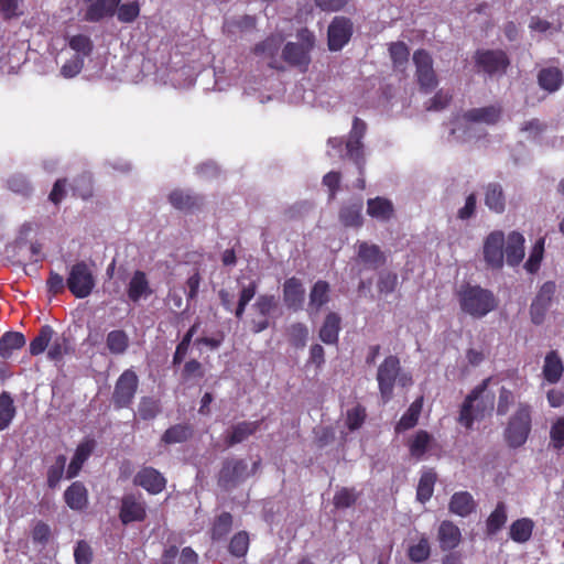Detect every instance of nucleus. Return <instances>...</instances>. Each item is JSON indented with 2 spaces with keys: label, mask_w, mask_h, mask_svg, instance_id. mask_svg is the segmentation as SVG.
I'll return each mask as SVG.
<instances>
[{
  "label": "nucleus",
  "mask_w": 564,
  "mask_h": 564,
  "mask_svg": "<svg viewBox=\"0 0 564 564\" xmlns=\"http://www.w3.org/2000/svg\"><path fill=\"white\" fill-rule=\"evenodd\" d=\"M377 381L383 404L389 403L393 399L395 384L402 388L413 384L412 375L402 369L400 358L395 355L387 356L379 365Z\"/></svg>",
  "instance_id": "1"
},
{
  "label": "nucleus",
  "mask_w": 564,
  "mask_h": 564,
  "mask_svg": "<svg viewBox=\"0 0 564 564\" xmlns=\"http://www.w3.org/2000/svg\"><path fill=\"white\" fill-rule=\"evenodd\" d=\"M456 295L460 310L474 318H482L498 305L495 294L480 285L463 284Z\"/></svg>",
  "instance_id": "2"
},
{
  "label": "nucleus",
  "mask_w": 564,
  "mask_h": 564,
  "mask_svg": "<svg viewBox=\"0 0 564 564\" xmlns=\"http://www.w3.org/2000/svg\"><path fill=\"white\" fill-rule=\"evenodd\" d=\"M532 412L530 403H518L503 431V438L509 447L519 448L528 441L532 431Z\"/></svg>",
  "instance_id": "3"
},
{
  "label": "nucleus",
  "mask_w": 564,
  "mask_h": 564,
  "mask_svg": "<svg viewBox=\"0 0 564 564\" xmlns=\"http://www.w3.org/2000/svg\"><path fill=\"white\" fill-rule=\"evenodd\" d=\"M490 380V377L484 379L469 392L462 404L458 422L468 430L473 427L475 420L484 419L494 409L492 400L485 401L481 398Z\"/></svg>",
  "instance_id": "4"
},
{
  "label": "nucleus",
  "mask_w": 564,
  "mask_h": 564,
  "mask_svg": "<svg viewBox=\"0 0 564 564\" xmlns=\"http://www.w3.org/2000/svg\"><path fill=\"white\" fill-rule=\"evenodd\" d=\"M299 42H288L282 51L283 59L291 66L306 69L311 63V51L315 45V36L308 29L297 31Z\"/></svg>",
  "instance_id": "5"
},
{
  "label": "nucleus",
  "mask_w": 564,
  "mask_h": 564,
  "mask_svg": "<svg viewBox=\"0 0 564 564\" xmlns=\"http://www.w3.org/2000/svg\"><path fill=\"white\" fill-rule=\"evenodd\" d=\"M250 477L249 465L242 458H226L218 471L217 484L225 490L230 491L245 482Z\"/></svg>",
  "instance_id": "6"
},
{
  "label": "nucleus",
  "mask_w": 564,
  "mask_h": 564,
  "mask_svg": "<svg viewBox=\"0 0 564 564\" xmlns=\"http://www.w3.org/2000/svg\"><path fill=\"white\" fill-rule=\"evenodd\" d=\"M66 285L77 299L89 296L96 285L91 269L85 261H78L70 267Z\"/></svg>",
  "instance_id": "7"
},
{
  "label": "nucleus",
  "mask_w": 564,
  "mask_h": 564,
  "mask_svg": "<svg viewBox=\"0 0 564 564\" xmlns=\"http://www.w3.org/2000/svg\"><path fill=\"white\" fill-rule=\"evenodd\" d=\"M474 62L479 72L490 77L505 75L510 66V58L503 50H477Z\"/></svg>",
  "instance_id": "8"
},
{
  "label": "nucleus",
  "mask_w": 564,
  "mask_h": 564,
  "mask_svg": "<svg viewBox=\"0 0 564 564\" xmlns=\"http://www.w3.org/2000/svg\"><path fill=\"white\" fill-rule=\"evenodd\" d=\"M139 388V377L132 369H126L116 380L111 402L117 410L128 409L133 403Z\"/></svg>",
  "instance_id": "9"
},
{
  "label": "nucleus",
  "mask_w": 564,
  "mask_h": 564,
  "mask_svg": "<svg viewBox=\"0 0 564 564\" xmlns=\"http://www.w3.org/2000/svg\"><path fill=\"white\" fill-rule=\"evenodd\" d=\"M367 131V123L358 117L352 120V127L345 142L346 155L354 162L360 175L364 174L366 158L362 139Z\"/></svg>",
  "instance_id": "10"
},
{
  "label": "nucleus",
  "mask_w": 564,
  "mask_h": 564,
  "mask_svg": "<svg viewBox=\"0 0 564 564\" xmlns=\"http://www.w3.org/2000/svg\"><path fill=\"white\" fill-rule=\"evenodd\" d=\"M413 63L420 89L425 94L431 93L438 84L431 54L425 50H416L413 53Z\"/></svg>",
  "instance_id": "11"
},
{
  "label": "nucleus",
  "mask_w": 564,
  "mask_h": 564,
  "mask_svg": "<svg viewBox=\"0 0 564 564\" xmlns=\"http://www.w3.org/2000/svg\"><path fill=\"white\" fill-rule=\"evenodd\" d=\"M147 508V502L141 494H126L121 498L119 520L123 525L143 522L148 517Z\"/></svg>",
  "instance_id": "12"
},
{
  "label": "nucleus",
  "mask_w": 564,
  "mask_h": 564,
  "mask_svg": "<svg viewBox=\"0 0 564 564\" xmlns=\"http://www.w3.org/2000/svg\"><path fill=\"white\" fill-rule=\"evenodd\" d=\"M555 292L556 284L554 281H546L539 289L530 306V316L534 325L543 324Z\"/></svg>",
  "instance_id": "13"
},
{
  "label": "nucleus",
  "mask_w": 564,
  "mask_h": 564,
  "mask_svg": "<svg viewBox=\"0 0 564 564\" xmlns=\"http://www.w3.org/2000/svg\"><path fill=\"white\" fill-rule=\"evenodd\" d=\"M279 301L272 294H261L257 297L252 307L257 315L261 318H253L251 321V330L259 334L270 327V317L278 310Z\"/></svg>",
  "instance_id": "14"
},
{
  "label": "nucleus",
  "mask_w": 564,
  "mask_h": 564,
  "mask_svg": "<svg viewBox=\"0 0 564 564\" xmlns=\"http://www.w3.org/2000/svg\"><path fill=\"white\" fill-rule=\"evenodd\" d=\"M505 234L500 230L491 231L484 241L482 253L486 264L491 269H501L505 258Z\"/></svg>",
  "instance_id": "15"
},
{
  "label": "nucleus",
  "mask_w": 564,
  "mask_h": 564,
  "mask_svg": "<svg viewBox=\"0 0 564 564\" xmlns=\"http://www.w3.org/2000/svg\"><path fill=\"white\" fill-rule=\"evenodd\" d=\"M352 35V22L346 17H335L327 30L328 48L330 51L341 50Z\"/></svg>",
  "instance_id": "16"
},
{
  "label": "nucleus",
  "mask_w": 564,
  "mask_h": 564,
  "mask_svg": "<svg viewBox=\"0 0 564 564\" xmlns=\"http://www.w3.org/2000/svg\"><path fill=\"white\" fill-rule=\"evenodd\" d=\"M166 478L154 467H142L133 478V484L151 495L162 492L166 487Z\"/></svg>",
  "instance_id": "17"
},
{
  "label": "nucleus",
  "mask_w": 564,
  "mask_h": 564,
  "mask_svg": "<svg viewBox=\"0 0 564 564\" xmlns=\"http://www.w3.org/2000/svg\"><path fill=\"white\" fill-rule=\"evenodd\" d=\"M262 422L263 420L261 419L258 421H241L231 425L224 437L225 445L227 447H234L245 442L259 431Z\"/></svg>",
  "instance_id": "18"
},
{
  "label": "nucleus",
  "mask_w": 564,
  "mask_h": 564,
  "mask_svg": "<svg viewBox=\"0 0 564 564\" xmlns=\"http://www.w3.org/2000/svg\"><path fill=\"white\" fill-rule=\"evenodd\" d=\"M462 531L451 520H443L437 528V541L443 552H451L462 543Z\"/></svg>",
  "instance_id": "19"
},
{
  "label": "nucleus",
  "mask_w": 564,
  "mask_h": 564,
  "mask_svg": "<svg viewBox=\"0 0 564 564\" xmlns=\"http://www.w3.org/2000/svg\"><path fill=\"white\" fill-rule=\"evenodd\" d=\"M96 447V441L90 437H86L84 441H82L76 449L73 458L70 459V463L66 470V478L73 479L78 476L80 473L83 465L87 462V459L93 454L94 449Z\"/></svg>",
  "instance_id": "20"
},
{
  "label": "nucleus",
  "mask_w": 564,
  "mask_h": 564,
  "mask_svg": "<svg viewBox=\"0 0 564 564\" xmlns=\"http://www.w3.org/2000/svg\"><path fill=\"white\" fill-rule=\"evenodd\" d=\"M477 507L478 503L473 495L465 490L454 492L448 502L449 512L462 518H467L475 513Z\"/></svg>",
  "instance_id": "21"
},
{
  "label": "nucleus",
  "mask_w": 564,
  "mask_h": 564,
  "mask_svg": "<svg viewBox=\"0 0 564 564\" xmlns=\"http://www.w3.org/2000/svg\"><path fill=\"white\" fill-rule=\"evenodd\" d=\"M305 299V290L302 282L295 278H289L283 284V301L288 308L299 311Z\"/></svg>",
  "instance_id": "22"
},
{
  "label": "nucleus",
  "mask_w": 564,
  "mask_h": 564,
  "mask_svg": "<svg viewBox=\"0 0 564 564\" xmlns=\"http://www.w3.org/2000/svg\"><path fill=\"white\" fill-rule=\"evenodd\" d=\"M120 2L121 0H95L87 7L84 20L96 23L105 18H111L115 15Z\"/></svg>",
  "instance_id": "23"
},
{
  "label": "nucleus",
  "mask_w": 564,
  "mask_h": 564,
  "mask_svg": "<svg viewBox=\"0 0 564 564\" xmlns=\"http://www.w3.org/2000/svg\"><path fill=\"white\" fill-rule=\"evenodd\" d=\"M64 501L74 511L87 509L89 500L86 486L82 481L72 482L64 491Z\"/></svg>",
  "instance_id": "24"
},
{
  "label": "nucleus",
  "mask_w": 564,
  "mask_h": 564,
  "mask_svg": "<svg viewBox=\"0 0 564 564\" xmlns=\"http://www.w3.org/2000/svg\"><path fill=\"white\" fill-rule=\"evenodd\" d=\"M153 290L150 286V282L145 272L135 270L128 283L127 295L133 303L139 302L142 297L152 295Z\"/></svg>",
  "instance_id": "25"
},
{
  "label": "nucleus",
  "mask_w": 564,
  "mask_h": 564,
  "mask_svg": "<svg viewBox=\"0 0 564 564\" xmlns=\"http://www.w3.org/2000/svg\"><path fill=\"white\" fill-rule=\"evenodd\" d=\"M341 329V317L336 312H329L319 328L318 337L326 345H337Z\"/></svg>",
  "instance_id": "26"
},
{
  "label": "nucleus",
  "mask_w": 564,
  "mask_h": 564,
  "mask_svg": "<svg viewBox=\"0 0 564 564\" xmlns=\"http://www.w3.org/2000/svg\"><path fill=\"white\" fill-rule=\"evenodd\" d=\"M367 214L381 223H387L394 217V206L386 197L377 196L367 200Z\"/></svg>",
  "instance_id": "27"
},
{
  "label": "nucleus",
  "mask_w": 564,
  "mask_h": 564,
  "mask_svg": "<svg viewBox=\"0 0 564 564\" xmlns=\"http://www.w3.org/2000/svg\"><path fill=\"white\" fill-rule=\"evenodd\" d=\"M357 248L358 259L365 265L371 269H377L378 267L384 264L386 257L379 246L375 243H368L366 241H358Z\"/></svg>",
  "instance_id": "28"
},
{
  "label": "nucleus",
  "mask_w": 564,
  "mask_h": 564,
  "mask_svg": "<svg viewBox=\"0 0 564 564\" xmlns=\"http://www.w3.org/2000/svg\"><path fill=\"white\" fill-rule=\"evenodd\" d=\"M524 237L519 231H512L508 235L505 249L506 260L510 267L520 264L524 258Z\"/></svg>",
  "instance_id": "29"
},
{
  "label": "nucleus",
  "mask_w": 564,
  "mask_h": 564,
  "mask_svg": "<svg viewBox=\"0 0 564 564\" xmlns=\"http://www.w3.org/2000/svg\"><path fill=\"white\" fill-rule=\"evenodd\" d=\"M484 203L496 214H502L506 209V195L501 184L497 182L488 183L484 187Z\"/></svg>",
  "instance_id": "30"
},
{
  "label": "nucleus",
  "mask_w": 564,
  "mask_h": 564,
  "mask_svg": "<svg viewBox=\"0 0 564 564\" xmlns=\"http://www.w3.org/2000/svg\"><path fill=\"white\" fill-rule=\"evenodd\" d=\"M170 204L182 212H193L200 208L203 198L198 195L189 194L183 189H174L169 195Z\"/></svg>",
  "instance_id": "31"
},
{
  "label": "nucleus",
  "mask_w": 564,
  "mask_h": 564,
  "mask_svg": "<svg viewBox=\"0 0 564 564\" xmlns=\"http://www.w3.org/2000/svg\"><path fill=\"white\" fill-rule=\"evenodd\" d=\"M502 109L499 106H487L481 108H473L464 112L463 118L469 122H482L486 124H495L501 117Z\"/></svg>",
  "instance_id": "32"
},
{
  "label": "nucleus",
  "mask_w": 564,
  "mask_h": 564,
  "mask_svg": "<svg viewBox=\"0 0 564 564\" xmlns=\"http://www.w3.org/2000/svg\"><path fill=\"white\" fill-rule=\"evenodd\" d=\"M564 371L562 358L556 350H551L544 358L542 368L543 378L549 383H556L561 380Z\"/></svg>",
  "instance_id": "33"
},
{
  "label": "nucleus",
  "mask_w": 564,
  "mask_h": 564,
  "mask_svg": "<svg viewBox=\"0 0 564 564\" xmlns=\"http://www.w3.org/2000/svg\"><path fill=\"white\" fill-rule=\"evenodd\" d=\"M563 73L558 67H544L538 73L539 86L552 94L557 91L563 85Z\"/></svg>",
  "instance_id": "34"
},
{
  "label": "nucleus",
  "mask_w": 564,
  "mask_h": 564,
  "mask_svg": "<svg viewBox=\"0 0 564 564\" xmlns=\"http://www.w3.org/2000/svg\"><path fill=\"white\" fill-rule=\"evenodd\" d=\"M362 200L357 199L356 202L343 205L339 209V220L345 227L359 228L364 224L362 217Z\"/></svg>",
  "instance_id": "35"
},
{
  "label": "nucleus",
  "mask_w": 564,
  "mask_h": 564,
  "mask_svg": "<svg viewBox=\"0 0 564 564\" xmlns=\"http://www.w3.org/2000/svg\"><path fill=\"white\" fill-rule=\"evenodd\" d=\"M329 302V284L324 280L314 283L310 292L308 312L316 314Z\"/></svg>",
  "instance_id": "36"
},
{
  "label": "nucleus",
  "mask_w": 564,
  "mask_h": 564,
  "mask_svg": "<svg viewBox=\"0 0 564 564\" xmlns=\"http://www.w3.org/2000/svg\"><path fill=\"white\" fill-rule=\"evenodd\" d=\"M423 408V397L415 399L408 410L403 413L401 419L395 424V432L402 433L413 429L417 422Z\"/></svg>",
  "instance_id": "37"
},
{
  "label": "nucleus",
  "mask_w": 564,
  "mask_h": 564,
  "mask_svg": "<svg viewBox=\"0 0 564 564\" xmlns=\"http://www.w3.org/2000/svg\"><path fill=\"white\" fill-rule=\"evenodd\" d=\"M26 340L20 332H7L0 338V356L8 359L15 350L21 349Z\"/></svg>",
  "instance_id": "38"
},
{
  "label": "nucleus",
  "mask_w": 564,
  "mask_h": 564,
  "mask_svg": "<svg viewBox=\"0 0 564 564\" xmlns=\"http://www.w3.org/2000/svg\"><path fill=\"white\" fill-rule=\"evenodd\" d=\"M193 426L188 423H181L170 426L162 435L164 444L184 443L193 436Z\"/></svg>",
  "instance_id": "39"
},
{
  "label": "nucleus",
  "mask_w": 564,
  "mask_h": 564,
  "mask_svg": "<svg viewBox=\"0 0 564 564\" xmlns=\"http://www.w3.org/2000/svg\"><path fill=\"white\" fill-rule=\"evenodd\" d=\"M234 518L230 512L224 511L215 518L210 528V539L219 542L226 540L232 529Z\"/></svg>",
  "instance_id": "40"
},
{
  "label": "nucleus",
  "mask_w": 564,
  "mask_h": 564,
  "mask_svg": "<svg viewBox=\"0 0 564 564\" xmlns=\"http://www.w3.org/2000/svg\"><path fill=\"white\" fill-rule=\"evenodd\" d=\"M534 522L529 518H521L512 522L510 525V539L517 543L528 542L533 532Z\"/></svg>",
  "instance_id": "41"
},
{
  "label": "nucleus",
  "mask_w": 564,
  "mask_h": 564,
  "mask_svg": "<svg viewBox=\"0 0 564 564\" xmlns=\"http://www.w3.org/2000/svg\"><path fill=\"white\" fill-rule=\"evenodd\" d=\"M436 480L437 475L433 469L422 473L416 488V499L421 503H425L431 499Z\"/></svg>",
  "instance_id": "42"
},
{
  "label": "nucleus",
  "mask_w": 564,
  "mask_h": 564,
  "mask_svg": "<svg viewBox=\"0 0 564 564\" xmlns=\"http://www.w3.org/2000/svg\"><path fill=\"white\" fill-rule=\"evenodd\" d=\"M507 508L505 502L500 501L486 520V533L491 536L498 533L507 522Z\"/></svg>",
  "instance_id": "43"
},
{
  "label": "nucleus",
  "mask_w": 564,
  "mask_h": 564,
  "mask_svg": "<svg viewBox=\"0 0 564 564\" xmlns=\"http://www.w3.org/2000/svg\"><path fill=\"white\" fill-rule=\"evenodd\" d=\"M106 345L110 354L123 355L129 347V337L122 329H115L107 334Z\"/></svg>",
  "instance_id": "44"
},
{
  "label": "nucleus",
  "mask_w": 564,
  "mask_h": 564,
  "mask_svg": "<svg viewBox=\"0 0 564 564\" xmlns=\"http://www.w3.org/2000/svg\"><path fill=\"white\" fill-rule=\"evenodd\" d=\"M54 335V329L50 325H43L37 335L30 343V354L39 356L48 347Z\"/></svg>",
  "instance_id": "45"
},
{
  "label": "nucleus",
  "mask_w": 564,
  "mask_h": 564,
  "mask_svg": "<svg viewBox=\"0 0 564 564\" xmlns=\"http://www.w3.org/2000/svg\"><path fill=\"white\" fill-rule=\"evenodd\" d=\"M15 415L13 399L9 392L3 391L0 394V431L6 430Z\"/></svg>",
  "instance_id": "46"
},
{
  "label": "nucleus",
  "mask_w": 564,
  "mask_h": 564,
  "mask_svg": "<svg viewBox=\"0 0 564 564\" xmlns=\"http://www.w3.org/2000/svg\"><path fill=\"white\" fill-rule=\"evenodd\" d=\"M432 441V436L424 430L415 433L409 442V451L412 457L420 459L427 451Z\"/></svg>",
  "instance_id": "47"
},
{
  "label": "nucleus",
  "mask_w": 564,
  "mask_h": 564,
  "mask_svg": "<svg viewBox=\"0 0 564 564\" xmlns=\"http://www.w3.org/2000/svg\"><path fill=\"white\" fill-rule=\"evenodd\" d=\"M544 245H545V238L541 237L539 238L535 243L533 245L529 258L524 263V269L529 273H536L540 270L541 262L543 260L544 256Z\"/></svg>",
  "instance_id": "48"
},
{
  "label": "nucleus",
  "mask_w": 564,
  "mask_h": 564,
  "mask_svg": "<svg viewBox=\"0 0 564 564\" xmlns=\"http://www.w3.org/2000/svg\"><path fill=\"white\" fill-rule=\"evenodd\" d=\"M199 327V323L195 322L188 330L184 334L182 340L177 344L175 352L173 355V365H181L187 355L188 348L191 346L193 336L196 334L197 329Z\"/></svg>",
  "instance_id": "49"
},
{
  "label": "nucleus",
  "mask_w": 564,
  "mask_h": 564,
  "mask_svg": "<svg viewBox=\"0 0 564 564\" xmlns=\"http://www.w3.org/2000/svg\"><path fill=\"white\" fill-rule=\"evenodd\" d=\"M161 412V404L153 397H142L138 404V414L143 421H151Z\"/></svg>",
  "instance_id": "50"
},
{
  "label": "nucleus",
  "mask_w": 564,
  "mask_h": 564,
  "mask_svg": "<svg viewBox=\"0 0 564 564\" xmlns=\"http://www.w3.org/2000/svg\"><path fill=\"white\" fill-rule=\"evenodd\" d=\"M66 465V456L61 454L57 455L53 465L47 469L46 482L47 486L54 489L63 478Z\"/></svg>",
  "instance_id": "51"
},
{
  "label": "nucleus",
  "mask_w": 564,
  "mask_h": 564,
  "mask_svg": "<svg viewBox=\"0 0 564 564\" xmlns=\"http://www.w3.org/2000/svg\"><path fill=\"white\" fill-rule=\"evenodd\" d=\"M289 341L295 348L306 346L308 338V328L303 323H294L288 329Z\"/></svg>",
  "instance_id": "52"
},
{
  "label": "nucleus",
  "mask_w": 564,
  "mask_h": 564,
  "mask_svg": "<svg viewBox=\"0 0 564 564\" xmlns=\"http://www.w3.org/2000/svg\"><path fill=\"white\" fill-rule=\"evenodd\" d=\"M431 555V547L429 540L422 536L416 544H413L408 550V556L410 561L414 563H422L426 561Z\"/></svg>",
  "instance_id": "53"
},
{
  "label": "nucleus",
  "mask_w": 564,
  "mask_h": 564,
  "mask_svg": "<svg viewBox=\"0 0 564 564\" xmlns=\"http://www.w3.org/2000/svg\"><path fill=\"white\" fill-rule=\"evenodd\" d=\"M228 550L231 555L236 557H242L249 550V535L246 531H239L236 533L230 542Z\"/></svg>",
  "instance_id": "54"
},
{
  "label": "nucleus",
  "mask_w": 564,
  "mask_h": 564,
  "mask_svg": "<svg viewBox=\"0 0 564 564\" xmlns=\"http://www.w3.org/2000/svg\"><path fill=\"white\" fill-rule=\"evenodd\" d=\"M68 46L78 53L82 54L83 57L89 56L94 51V43L91 39L84 34H76L69 37Z\"/></svg>",
  "instance_id": "55"
},
{
  "label": "nucleus",
  "mask_w": 564,
  "mask_h": 564,
  "mask_svg": "<svg viewBox=\"0 0 564 564\" xmlns=\"http://www.w3.org/2000/svg\"><path fill=\"white\" fill-rule=\"evenodd\" d=\"M8 188L19 195L28 197L32 193V185L22 174H14L7 180Z\"/></svg>",
  "instance_id": "56"
},
{
  "label": "nucleus",
  "mask_w": 564,
  "mask_h": 564,
  "mask_svg": "<svg viewBox=\"0 0 564 564\" xmlns=\"http://www.w3.org/2000/svg\"><path fill=\"white\" fill-rule=\"evenodd\" d=\"M69 352V340L65 336L56 337L47 351V358L52 361H61Z\"/></svg>",
  "instance_id": "57"
},
{
  "label": "nucleus",
  "mask_w": 564,
  "mask_h": 564,
  "mask_svg": "<svg viewBox=\"0 0 564 564\" xmlns=\"http://www.w3.org/2000/svg\"><path fill=\"white\" fill-rule=\"evenodd\" d=\"M117 18L122 23L133 22L140 14V4L138 1L119 4L117 8Z\"/></svg>",
  "instance_id": "58"
},
{
  "label": "nucleus",
  "mask_w": 564,
  "mask_h": 564,
  "mask_svg": "<svg viewBox=\"0 0 564 564\" xmlns=\"http://www.w3.org/2000/svg\"><path fill=\"white\" fill-rule=\"evenodd\" d=\"M516 393L506 387H501L499 390V397L497 402L496 412L497 415H506L510 408L516 403Z\"/></svg>",
  "instance_id": "59"
},
{
  "label": "nucleus",
  "mask_w": 564,
  "mask_h": 564,
  "mask_svg": "<svg viewBox=\"0 0 564 564\" xmlns=\"http://www.w3.org/2000/svg\"><path fill=\"white\" fill-rule=\"evenodd\" d=\"M366 415V409L360 404H357L352 409H349L346 415L347 427L350 431L358 430L364 424Z\"/></svg>",
  "instance_id": "60"
},
{
  "label": "nucleus",
  "mask_w": 564,
  "mask_h": 564,
  "mask_svg": "<svg viewBox=\"0 0 564 564\" xmlns=\"http://www.w3.org/2000/svg\"><path fill=\"white\" fill-rule=\"evenodd\" d=\"M357 501V495L354 489L343 487L334 496V506L337 509H346L354 506Z\"/></svg>",
  "instance_id": "61"
},
{
  "label": "nucleus",
  "mask_w": 564,
  "mask_h": 564,
  "mask_svg": "<svg viewBox=\"0 0 564 564\" xmlns=\"http://www.w3.org/2000/svg\"><path fill=\"white\" fill-rule=\"evenodd\" d=\"M453 96L448 91H444L440 89L436 94L425 104V109L427 111H441L445 109Z\"/></svg>",
  "instance_id": "62"
},
{
  "label": "nucleus",
  "mask_w": 564,
  "mask_h": 564,
  "mask_svg": "<svg viewBox=\"0 0 564 564\" xmlns=\"http://www.w3.org/2000/svg\"><path fill=\"white\" fill-rule=\"evenodd\" d=\"M391 59L394 66H403L409 59V48L403 42L392 43L389 47Z\"/></svg>",
  "instance_id": "63"
},
{
  "label": "nucleus",
  "mask_w": 564,
  "mask_h": 564,
  "mask_svg": "<svg viewBox=\"0 0 564 564\" xmlns=\"http://www.w3.org/2000/svg\"><path fill=\"white\" fill-rule=\"evenodd\" d=\"M52 536L51 528L44 521H37L32 529V541L35 544L46 545Z\"/></svg>",
  "instance_id": "64"
}]
</instances>
